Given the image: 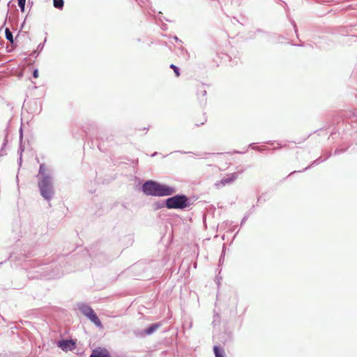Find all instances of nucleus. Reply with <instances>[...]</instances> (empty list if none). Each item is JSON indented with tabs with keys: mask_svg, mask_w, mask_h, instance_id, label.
Returning <instances> with one entry per match:
<instances>
[{
	"mask_svg": "<svg viewBox=\"0 0 357 357\" xmlns=\"http://www.w3.org/2000/svg\"><path fill=\"white\" fill-rule=\"evenodd\" d=\"M66 259H68V261H66L67 264L68 263V261H72L73 259L75 265L77 266L80 268L91 265V260L95 264L97 263L102 265L105 264L108 261L107 257L105 253L102 252L97 253L93 247H91L89 250L84 249L81 253H77L67 258L66 257H61L60 258V261L63 263Z\"/></svg>",
	"mask_w": 357,
	"mask_h": 357,
	"instance_id": "f257e3e1",
	"label": "nucleus"
},
{
	"mask_svg": "<svg viewBox=\"0 0 357 357\" xmlns=\"http://www.w3.org/2000/svg\"><path fill=\"white\" fill-rule=\"evenodd\" d=\"M36 177L40 195L45 201H51L55 193L51 170L47 168L45 163H40Z\"/></svg>",
	"mask_w": 357,
	"mask_h": 357,
	"instance_id": "f03ea898",
	"label": "nucleus"
},
{
	"mask_svg": "<svg viewBox=\"0 0 357 357\" xmlns=\"http://www.w3.org/2000/svg\"><path fill=\"white\" fill-rule=\"evenodd\" d=\"M142 192L147 196L167 197L177 191L176 188L155 180H146L141 186Z\"/></svg>",
	"mask_w": 357,
	"mask_h": 357,
	"instance_id": "7ed1b4c3",
	"label": "nucleus"
},
{
	"mask_svg": "<svg viewBox=\"0 0 357 357\" xmlns=\"http://www.w3.org/2000/svg\"><path fill=\"white\" fill-rule=\"evenodd\" d=\"M70 270L68 268L63 269L60 265L59 267L54 263L51 264L41 265L37 267L36 273L39 275H37L36 278H45V279H54L61 277L65 272H68Z\"/></svg>",
	"mask_w": 357,
	"mask_h": 357,
	"instance_id": "20e7f679",
	"label": "nucleus"
},
{
	"mask_svg": "<svg viewBox=\"0 0 357 357\" xmlns=\"http://www.w3.org/2000/svg\"><path fill=\"white\" fill-rule=\"evenodd\" d=\"M166 199L165 204L167 205L168 209H177L184 211L189 208L192 202L191 198L183 193L170 195Z\"/></svg>",
	"mask_w": 357,
	"mask_h": 357,
	"instance_id": "39448f33",
	"label": "nucleus"
},
{
	"mask_svg": "<svg viewBox=\"0 0 357 357\" xmlns=\"http://www.w3.org/2000/svg\"><path fill=\"white\" fill-rule=\"evenodd\" d=\"M77 310L88 319H89L96 326L99 328H103V325L98 316L93 310V309L86 303H77Z\"/></svg>",
	"mask_w": 357,
	"mask_h": 357,
	"instance_id": "423d86ee",
	"label": "nucleus"
},
{
	"mask_svg": "<svg viewBox=\"0 0 357 357\" xmlns=\"http://www.w3.org/2000/svg\"><path fill=\"white\" fill-rule=\"evenodd\" d=\"M258 36H260L261 38L266 39L268 42L273 43H284L286 40L285 37L276 33H270L262 29H257L251 35L250 38H255Z\"/></svg>",
	"mask_w": 357,
	"mask_h": 357,
	"instance_id": "0eeeda50",
	"label": "nucleus"
},
{
	"mask_svg": "<svg viewBox=\"0 0 357 357\" xmlns=\"http://www.w3.org/2000/svg\"><path fill=\"white\" fill-rule=\"evenodd\" d=\"M162 326L160 322H155L149 324L144 329H137L133 331V333L136 337H145L154 333Z\"/></svg>",
	"mask_w": 357,
	"mask_h": 357,
	"instance_id": "6e6552de",
	"label": "nucleus"
},
{
	"mask_svg": "<svg viewBox=\"0 0 357 357\" xmlns=\"http://www.w3.org/2000/svg\"><path fill=\"white\" fill-rule=\"evenodd\" d=\"M244 172V169H241V171H238L236 172H234L232 174H227L224 178H222L219 181H217L215 183V186L217 188H222L227 185H230L233 183L238 178V175L242 174Z\"/></svg>",
	"mask_w": 357,
	"mask_h": 357,
	"instance_id": "1a4fd4ad",
	"label": "nucleus"
},
{
	"mask_svg": "<svg viewBox=\"0 0 357 357\" xmlns=\"http://www.w3.org/2000/svg\"><path fill=\"white\" fill-rule=\"evenodd\" d=\"M56 345L63 351H73L77 346V340L62 338L56 342Z\"/></svg>",
	"mask_w": 357,
	"mask_h": 357,
	"instance_id": "9d476101",
	"label": "nucleus"
},
{
	"mask_svg": "<svg viewBox=\"0 0 357 357\" xmlns=\"http://www.w3.org/2000/svg\"><path fill=\"white\" fill-rule=\"evenodd\" d=\"M306 32H307V36H311L312 37V42L314 43V45L316 47L319 48V50H327L328 47H329V43H328V39L326 38H320V41L319 42H315V36H313L311 33H310V29L308 28H306Z\"/></svg>",
	"mask_w": 357,
	"mask_h": 357,
	"instance_id": "9b49d317",
	"label": "nucleus"
},
{
	"mask_svg": "<svg viewBox=\"0 0 357 357\" xmlns=\"http://www.w3.org/2000/svg\"><path fill=\"white\" fill-rule=\"evenodd\" d=\"M135 1H137L138 5L141 8H144V12L146 15L153 17L155 20H160V22H162V19L160 17H156L155 15H154V13H155V9H153L151 7L149 8V10L146 9V3H149V0H135Z\"/></svg>",
	"mask_w": 357,
	"mask_h": 357,
	"instance_id": "f8f14e48",
	"label": "nucleus"
},
{
	"mask_svg": "<svg viewBox=\"0 0 357 357\" xmlns=\"http://www.w3.org/2000/svg\"><path fill=\"white\" fill-rule=\"evenodd\" d=\"M89 357H111V354L106 348L98 347L92 350Z\"/></svg>",
	"mask_w": 357,
	"mask_h": 357,
	"instance_id": "ddd939ff",
	"label": "nucleus"
},
{
	"mask_svg": "<svg viewBox=\"0 0 357 357\" xmlns=\"http://www.w3.org/2000/svg\"><path fill=\"white\" fill-rule=\"evenodd\" d=\"M207 91L204 85H202L197 89V96L199 100V103L202 106H204L206 104V96Z\"/></svg>",
	"mask_w": 357,
	"mask_h": 357,
	"instance_id": "4468645a",
	"label": "nucleus"
},
{
	"mask_svg": "<svg viewBox=\"0 0 357 357\" xmlns=\"http://www.w3.org/2000/svg\"><path fill=\"white\" fill-rule=\"evenodd\" d=\"M213 351L215 357H225L226 356L225 349L220 345H214L213 347Z\"/></svg>",
	"mask_w": 357,
	"mask_h": 357,
	"instance_id": "2eb2a0df",
	"label": "nucleus"
},
{
	"mask_svg": "<svg viewBox=\"0 0 357 357\" xmlns=\"http://www.w3.org/2000/svg\"><path fill=\"white\" fill-rule=\"evenodd\" d=\"M291 24L294 27V31H295V33L296 35V37L297 38L300 40V43L298 44H294L293 43H291V42H287V43H290L292 45H294V46H298V47H304L305 46V43L304 42H302L300 39H299V34H298V28H297V25H296V23L295 22V21L292 20L291 21Z\"/></svg>",
	"mask_w": 357,
	"mask_h": 357,
	"instance_id": "dca6fc26",
	"label": "nucleus"
},
{
	"mask_svg": "<svg viewBox=\"0 0 357 357\" xmlns=\"http://www.w3.org/2000/svg\"><path fill=\"white\" fill-rule=\"evenodd\" d=\"M19 138H20V146H19L17 152L20 154V155H22V152H24V147L22 146L23 128H22V126H21V127L20 128V130H19Z\"/></svg>",
	"mask_w": 357,
	"mask_h": 357,
	"instance_id": "f3484780",
	"label": "nucleus"
},
{
	"mask_svg": "<svg viewBox=\"0 0 357 357\" xmlns=\"http://www.w3.org/2000/svg\"><path fill=\"white\" fill-rule=\"evenodd\" d=\"M5 36L7 40H8L12 45L15 43V39L12 31L9 28L6 27L5 29Z\"/></svg>",
	"mask_w": 357,
	"mask_h": 357,
	"instance_id": "a211bd4d",
	"label": "nucleus"
},
{
	"mask_svg": "<svg viewBox=\"0 0 357 357\" xmlns=\"http://www.w3.org/2000/svg\"><path fill=\"white\" fill-rule=\"evenodd\" d=\"M165 202H166V199L161 200V201H158V202H154V204H153L154 209L155 210H159V209H161L162 208H167V205L165 204Z\"/></svg>",
	"mask_w": 357,
	"mask_h": 357,
	"instance_id": "6ab92c4d",
	"label": "nucleus"
},
{
	"mask_svg": "<svg viewBox=\"0 0 357 357\" xmlns=\"http://www.w3.org/2000/svg\"><path fill=\"white\" fill-rule=\"evenodd\" d=\"M319 165V163L317 162V160H313V161H312V162H311V163H310L307 167H306L305 168H304L303 170H301V171H293L292 172H291V173L289 174V176H291V175H292V174H296V173H297V172H303L307 171V170L310 169V168H312V167H314V166H316V165Z\"/></svg>",
	"mask_w": 357,
	"mask_h": 357,
	"instance_id": "aec40b11",
	"label": "nucleus"
},
{
	"mask_svg": "<svg viewBox=\"0 0 357 357\" xmlns=\"http://www.w3.org/2000/svg\"><path fill=\"white\" fill-rule=\"evenodd\" d=\"M53 6L58 10H62L64 6L63 0H53Z\"/></svg>",
	"mask_w": 357,
	"mask_h": 357,
	"instance_id": "412c9836",
	"label": "nucleus"
},
{
	"mask_svg": "<svg viewBox=\"0 0 357 357\" xmlns=\"http://www.w3.org/2000/svg\"><path fill=\"white\" fill-rule=\"evenodd\" d=\"M169 68L173 70L176 77H178L181 75V70L177 66L172 63L170 64Z\"/></svg>",
	"mask_w": 357,
	"mask_h": 357,
	"instance_id": "4be33fe9",
	"label": "nucleus"
},
{
	"mask_svg": "<svg viewBox=\"0 0 357 357\" xmlns=\"http://www.w3.org/2000/svg\"><path fill=\"white\" fill-rule=\"evenodd\" d=\"M349 149V147H346V148H337L334 151V155H340L341 153H343L344 152H346L347 151V149Z\"/></svg>",
	"mask_w": 357,
	"mask_h": 357,
	"instance_id": "5701e85b",
	"label": "nucleus"
},
{
	"mask_svg": "<svg viewBox=\"0 0 357 357\" xmlns=\"http://www.w3.org/2000/svg\"><path fill=\"white\" fill-rule=\"evenodd\" d=\"M17 3H18V6L20 8L21 12L24 13L25 11L26 0L19 1H17Z\"/></svg>",
	"mask_w": 357,
	"mask_h": 357,
	"instance_id": "b1692460",
	"label": "nucleus"
},
{
	"mask_svg": "<svg viewBox=\"0 0 357 357\" xmlns=\"http://www.w3.org/2000/svg\"><path fill=\"white\" fill-rule=\"evenodd\" d=\"M47 40V38H45V40H44V42L43 43H40L37 46V51L40 53V52L43 51V48H44V46H45V43Z\"/></svg>",
	"mask_w": 357,
	"mask_h": 357,
	"instance_id": "393cba45",
	"label": "nucleus"
},
{
	"mask_svg": "<svg viewBox=\"0 0 357 357\" xmlns=\"http://www.w3.org/2000/svg\"><path fill=\"white\" fill-rule=\"evenodd\" d=\"M248 147L255 151L259 150V146H257L256 143H250Z\"/></svg>",
	"mask_w": 357,
	"mask_h": 357,
	"instance_id": "a878e982",
	"label": "nucleus"
},
{
	"mask_svg": "<svg viewBox=\"0 0 357 357\" xmlns=\"http://www.w3.org/2000/svg\"><path fill=\"white\" fill-rule=\"evenodd\" d=\"M174 153H182V154H186V153H192V154H195L196 155H202V154H197V153H195L193 152H191V151H174ZM171 153H173V152H172Z\"/></svg>",
	"mask_w": 357,
	"mask_h": 357,
	"instance_id": "bb28decb",
	"label": "nucleus"
},
{
	"mask_svg": "<svg viewBox=\"0 0 357 357\" xmlns=\"http://www.w3.org/2000/svg\"><path fill=\"white\" fill-rule=\"evenodd\" d=\"M32 76L34 78H38L39 77V72L38 68H34L32 71Z\"/></svg>",
	"mask_w": 357,
	"mask_h": 357,
	"instance_id": "cd10ccee",
	"label": "nucleus"
},
{
	"mask_svg": "<svg viewBox=\"0 0 357 357\" xmlns=\"http://www.w3.org/2000/svg\"><path fill=\"white\" fill-rule=\"evenodd\" d=\"M248 217H249V214H246L244 215V217L241 220V226H242L245 222V221L248 220Z\"/></svg>",
	"mask_w": 357,
	"mask_h": 357,
	"instance_id": "c85d7f7f",
	"label": "nucleus"
},
{
	"mask_svg": "<svg viewBox=\"0 0 357 357\" xmlns=\"http://www.w3.org/2000/svg\"><path fill=\"white\" fill-rule=\"evenodd\" d=\"M6 144H7V139H6V138H5L4 141H3V143L2 144V148H1V149L0 151V155H3V148L6 145Z\"/></svg>",
	"mask_w": 357,
	"mask_h": 357,
	"instance_id": "c756f323",
	"label": "nucleus"
},
{
	"mask_svg": "<svg viewBox=\"0 0 357 357\" xmlns=\"http://www.w3.org/2000/svg\"><path fill=\"white\" fill-rule=\"evenodd\" d=\"M316 160L319 164H320L326 161V158H324L322 156H319L318 158L316 159Z\"/></svg>",
	"mask_w": 357,
	"mask_h": 357,
	"instance_id": "7c9ffc66",
	"label": "nucleus"
},
{
	"mask_svg": "<svg viewBox=\"0 0 357 357\" xmlns=\"http://www.w3.org/2000/svg\"><path fill=\"white\" fill-rule=\"evenodd\" d=\"M277 144H278V147H275L273 149V150H278V149H282V147L285 146L286 145L285 144H282L279 142H277Z\"/></svg>",
	"mask_w": 357,
	"mask_h": 357,
	"instance_id": "2f4dec72",
	"label": "nucleus"
},
{
	"mask_svg": "<svg viewBox=\"0 0 357 357\" xmlns=\"http://www.w3.org/2000/svg\"><path fill=\"white\" fill-rule=\"evenodd\" d=\"M225 253V250L223 249V250L222 251V253H221V256L219 259V264H220L221 261H222V260L224 259Z\"/></svg>",
	"mask_w": 357,
	"mask_h": 357,
	"instance_id": "473e14b6",
	"label": "nucleus"
},
{
	"mask_svg": "<svg viewBox=\"0 0 357 357\" xmlns=\"http://www.w3.org/2000/svg\"><path fill=\"white\" fill-rule=\"evenodd\" d=\"M325 157H323L324 158H326V160L328 159L331 156V151H326L324 153Z\"/></svg>",
	"mask_w": 357,
	"mask_h": 357,
	"instance_id": "72a5a7b5",
	"label": "nucleus"
},
{
	"mask_svg": "<svg viewBox=\"0 0 357 357\" xmlns=\"http://www.w3.org/2000/svg\"><path fill=\"white\" fill-rule=\"evenodd\" d=\"M167 24L163 22L160 25V28L164 31H166L167 29Z\"/></svg>",
	"mask_w": 357,
	"mask_h": 357,
	"instance_id": "f704fd0d",
	"label": "nucleus"
},
{
	"mask_svg": "<svg viewBox=\"0 0 357 357\" xmlns=\"http://www.w3.org/2000/svg\"><path fill=\"white\" fill-rule=\"evenodd\" d=\"M278 3H279L280 5H281L282 6H283V7H284V6H287V3H286V2H284V1H282V0H278Z\"/></svg>",
	"mask_w": 357,
	"mask_h": 357,
	"instance_id": "c9c22d12",
	"label": "nucleus"
},
{
	"mask_svg": "<svg viewBox=\"0 0 357 357\" xmlns=\"http://www.w3.org/2000/svg\"><path fill=\"white\" fill-rule=\"evenodd\" d=\"M39 54H40V53H39L37 50H34V51H33V52H32L31 55H32L33 56H35V57L36 58V57H38V56L39 55Z\"/></svg>",
	"mask_w": 357,
	"mask_h": 357,
	"instance_id": "e433bc0d",
	"label": "nucleus"
},
{
	"mask_svg": "<svg viewBox=\"0 0 357 357\" xmlns=\"http://www.w3.org/2000/svg\"><path fill=\"white\" fill-rule=\"evenodd\" d=\"M264 150H269V148L264 146V147H259V150H257L259 152H262Z\"/></svg>",
	"mask_w": 357,
	"mask_h": 357,
	"instance_id": "4c0bfd02",
	"label": "nucleus"
},
{
	"mask_svg": "<svg viewBox=\"0 0 357 357\" xmlns=\"http://www.w3.org/2000/svg\"><path fill=\"white\" fill-rule=\"evenodd\" d=\"M173 39H174L175 41H176V42L182 43V40H180V39L176 36H174L173 37Z\"/></svg>",
	"mask_w": 357,
	"mask_h": 357,
	"instance_id": "58836bf2",
	"label": "nucleus"
},
{
	"mask_svg": "<svg viewBox=\"0 0 357 357\" xmlns=\"http://www.w3.org/2000/svg\"><path fill=\"white\" fill-rule=\"evenodd\" d=\"M275 141H268L266 143L272 146L275 144Z\"/></svg>",
	"mask_w": 357,
	"mask_h": 357,
	"instance_id": "ea45409f",
	"label": "nucleus"
},
{
	"mask_svg": "<svg viewBox=\"0 0 357 357\" xmlns=\"http://www.w3.org/2000/svg\"><path fill=\"white\" fill-rule=\"evenodd\" d=\"M228 337L230 340H232V333L231 332H229L228 333Z\"/></svg>",
	"mask_w": 357,
	"mask_h": 357,
	"instance_id": "a19ab883",
	"label": "nucleus"
},
{
	"mask_svg": "<svg viewBox=\"0 0 357 357\" xmlns=\"http://www.w3.org/2000/svg\"><path fill=\"white\" fill-rule=\"evenodd\" d=\"M22 162V155H20V158H19V161H18L20 166H21Z\"/></svg>",
	"mask_w": 357,
	"mask_h": 357,
	"instance_id": "79ce46f5",
	"label": "nucleus"
},
{
	"mask_svg": "<svg viewBox=\"0 0 357 357\" xmlns=\"http://www.w3.org/2000/svg\"><path fill=\"white\" fill-rule=\"evenodd\" d=\"M256 206H257V204L252 206V208L250 210V212L248 213L249 215L253 211L254 208H255Z\"/></svg>",
	"mask_w": 357,
	"mask_h": 357,
	"instance_id": "37998d69",
	"label": "nucleus"
},
{
	"mask_svg": "<svg viewBox=\"0 0 357 357\" xmlns=\"http://www.w3.org/2000/svg\"><path fill=\"white\" fill-rule=\"evenodd\" d=\"M98 148L99 149V150L100 151H104V150L102 149L101 144L100 143L98 144Z\"/></svg>",
	"mask_w": 357,
	"mask_h": 357,
	"instance_id": "c03bdc74",
	"label": "nucleus"
},
{
	"mask_svg": "<svg viewBox=\"0 0 357 357\" xmlns=\"http://www.w3.org/2000/svg\"><path fill=\"white\" fill-rule=\"evenodd\" d=\"M245 152H246V151H235V153H239V154H243V153H245Z\"/></svg>",
	"mask_w": 357,
	"mask_h": 357,
	"instance_id": "a18cd8bd",
	"label": "nucleus"
},
{
	"mask_svg": "<svg viewBox=\"0 0 357 357\" xmlns=\"http://www.w3.org/2000/svg\"><path fill=\"white\" fill-rule=\"evenodd\" d=\"M136 41L138 42V43H141L142 42V39L140 38H136Z\"/></svg>",
	"mask_w": 357,
	"mask_h": 357,
	"instance_id": "49530a36",
	"label": "nucleus"
},
{
	"mask_svg": "<svg viewBox=\"0 0 357 357\" xmlns=\"http://www.w3.org/2000/svg\"><path fill=\"white\" fill-rule=\"evenodd\" d=\"M158 154V152H154L153 153L151 154V157H154L156 155Z\"/></svg>",
	"mask_w": 357,
	"mask_h": 357,
	"instance_id": "de8ad7c7",
	"label": "nucleus"
},
{
	"mask_svg": "<svg viewBox=\"0 0 357 357\" xmlns=\"http://www.w3.org/2000/svg\"><path fill=\"white\" fill-rule=\"evenodd\" d=\"M181 50H182V51H185V52L186 54H188V51H187L185 49H184L183 47H182Z\"/></svg>",
	"mask_w": 357,
	"mask_h": 357,
	"instance_id": "09e8293b",
	"label": "nucleus"
},
{
	"mask_svg": "<svg viewBox=\"0 0 357 357\" xmlns=\"http://www.w3.org/2000/svg\"><path fill=\"white\" fill-rule=\"evenodd\" d=\"M261 196H259V197L257 198V202H260V201H261Z\"/></svg>",
	"mask_w": 357,
	"mask_h": 357,
	"instance_id": "8fccbe9b",
	"label": "nucleus"
},
{
	"mask_svg": "<svg viewBox=\"0 0 357 357\" xmlns=\"http://www.w3.org/2000/svg\"><path fill=\"white\" fill-rule=\"evenodd\" d=\"M122 206H123V208H127V207H126V204H125V203L122 204Z\"/></svg>",
	"mask_w": 357,
	"mask_h": 357,
	"instance_id": "3c124183",
	"label": "nucleus"
},
{
	"mask_svg": "<svg viewBox=\"0 0 357 357\" xmlns=\"http://www.w3.org/2000/svg\"><path fill=\"white\" fill-rule=\"evenodd\" d=\"M307 45L309 46V47H310V48H313V45H311V44H307Z\"/></svg>",
	"mask_w": 357,
	"mask_h": 357,
	"instance_id": "603ef678",
	"label": "nucleus"
},
{
	"mask_svg": "<svg viewBox=\"0 0 357 357\" xmlns=\"http://www.w3.org/2000/svg\"><path fill=\"white\" fill-rule=\"evenodd\" d=\"M152 44H153V42L151 41L150 43H148V46H151Z\"/></svg>",
	"mask_w": 357,
	"mask_h": 357,
	"instance_id": "864d4df0",
	"label": "nucleus"
},
{
	"mask_svg": "<svg viewBox=\"0 0 357 357\" xmlns=\"http://www.w3.org/2000/svg\"><path fill=\"white\" fill-rule=\"evenodd\" d=\"M28 3H29V5H32V4H33V2H30V0H29Z\"/></svg>",
	"mask_w": 357,
	"mask_h": 357,
	"instance_id": "5fc2aeb1",
	"label": "nucleus"
},
{
	"mask_svg": "<svg viewBox=\"0 0 357 357\" xmlns=\"http://www.w3.org/2000/svg\"><path fill=\"white\" fill-rule=\"evenodd\" d=\"M164 19H165V20L166 22H171L169 20H168V19H167V18H165V17Z\"/></svg>",
	"mask_w": 357,
	"mask_h": 357,
	"instance_id": "6e6d98bb",
	"label": "nucleus"
},
{
	"mask_svg": "<svg viewBox=\"0 0 357 357\" xmlns=\"http://www.w3.org/2000/svg\"><path fill=\"white\" fill-rule=\"evenodd\" d=\"M3 41L0 38V45H2V43H3Z\"/></svg>",
	"mask_w": 357,
	"mask_h": 357,
	"instance_id": "4d7b16f0",
	"label": "nucleus"
},
{
	"mask_svg": "<svg viewBox=\"0 0 357 357\" xmlns=\"http://www.w3.org/2000/svg\"><path fill=\"white\" fill-rule=\"evenodd\" d=\"M162 12L159 11L158 15H162Z\"/></svg>",
	"mask_w": 357,
	"mask_h": 357,
	"instance_id": "13d9d810",
	"label": "nucleus"
}]
</instances>
